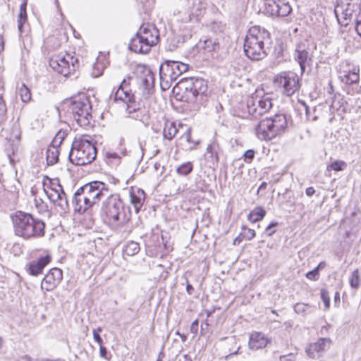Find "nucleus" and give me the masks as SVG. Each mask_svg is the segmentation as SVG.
<instances>
[{
	"instance_id": "nucleus-1",
	"label": "nucleus",
	"mask_w": 361,
	"mask_h": 361,
	"mask_svg": "<svg viewBox=\"0 0 361 361\" xmlns=\"http://www.w3.org/2000/svg\"><path fill=\"white\" fill-rule=\"evenodd\" d=\"M16 235L28 240L43 237L45 233V223L32 214L21 211L11 216Z\"/></svg>"
},
{
	"instance_id": "nucleus-2",
	"label": "nucleus",
	"mask_w": 361,
	"mask_h": 361,
	"mask_svg": "<svg viewBox=\"0 0 361 361\" xmlns=\"http://www.w3.org/2000/svg\"><path fill=\"white\" fill-rule=\"evenodd\" d=\"M270 43L269 32L259 26L249 29L244 41V52L253 61H259L267 55V44Z\"/></svg>"
},
{
	"instance_id": "nucleus-3",
	"label": "nucleus",
	"mask_w": 361,
	"mask_h": 361,
	"mask_svg": "<svg viewBox=\"0 0 361 361\" xmlns=\"http://www.w3.org/2000/svg\"><path fill=\"white\" fill-rule=\"evenodd\" d=\"M97 149L90 137L75 138L69 153V159L75 165L82 166L91 163L96 158Z\"/></svg>"
},
{
	"instance_id": "nucleus-4",
	"label": "nucleus",
	"mask_w": 361,
	"mask_h": 361,
	"mask_svg": "<svg viewBox=\"0 0 361 361\" xmlns=\"http://www.w3.org/2000/svg\"><path fill=\"white\" fill-rule=\"evenodd\" d=\"M68 111L77 124L85 129L93 126L92 105L90 97L85 94H80L70 101Z\"/></svg>"
},
{
	"instance_id": "nucleus-5",
	"label": "nucleus",
	"mask_w": 361,
	"mask_h": 361,
	"mask_svg": "<svg viewBox=\"0 0 361 361\" xmlns=\"http://www.w3.org/2000/svg\"><path fill=\"white\" fill-rule=\"evenodd\" d=\"M287 128V118L283 114H275L259 121L255 128L256 136L261 140L269 141L281 135Z\"/></svg>"
},
{
	"instance_id": "nucleus-6",
	"label": "nucleus",
	"mask_w": 361,
	"mask_h": 361,
	"mask_svg": "<svg viewBox=\"0 0 361 361\" xmlns=\"http://www.w3.org/2000/svg\"><path fill=\"white\" fill-rule=\"evenodd\" d=\"M130 78H124L114 93V103L118 110L124 111L128 117L137 118L135 114L140 110V105L134 99L130 89Z\"/></svg>"
},
{
	"instance_id": "nucleus-7",
	"label": "nucleus",
	"mask_w": 361,
	"mask_h": 361,
	"mask_svg": "<svg viewBox=\"0 0 361 361\" xmlns=\"http://www.w3.org/2000/svg\"><path fill=\"white\" fill-rule=\"evenodd\" d=\"M179 87L184 90L185 97L188 102L195 103L202 99L207 91V82L202 78H185L178 82Z\"/></svg>"
},
{
	"instance_id": "nucleus-8",
	"label": "nucleus",
	"mask_w": 361,
	"mask_h": 361,
	"mask_svg": "<svg viewBox=\"0 0 361 361\" xmlns=\"http://www.w3.org/2000/svg\"><path fill=\"white\" fill-rule=\"evenodd\" d=\"M274 85L283 95L290 97L299 91L301 84L300 77L292 71H283L274 78Z\"/></svg>"
},
{
	"instance_id": "nucleus-9",
	"label": "nucleus",
	"mask_w": 361,
	"mask_h": 361,
	"mask_svg": "<svg viewBox=\"0 0 361 361\" xmlns=\"http://www.w3.org/2000/svg\"><path fill=\"white\" fill-rule=\"evenodd\" d=\"M338 23L342 26H347L350 23H355L357 17L361 14L360 6L352 2V0H341L334 9Z\"/></svg>"
},
{
	"instance_id": "nucleus-10",
	"label": "nucleus",
	"mask_w": 361,
	"mask_h": 361,
	"mask_svg": "<svg viewBox=\"0 0 361 361\" xmlns=\"http://www.w3.org/2000/svg\"><path fill=\"white\" fill-rule=\"evenodd\" d=\"M188 69L185 63L177 61L166 60L159 67V76L161 82L176 81V79Z\"/></svg>"
},
{
	"instance_id": "nucleus-11",
	"label": "nucleus",
	"mask_w": 361,
	"mask_h": 361,
	"mask_svg": "<svg viewBox=\"0 0 361 361\" xmlns=\"http://www.w3.org/2000/svg\"><path fill=\"white\" fill-rule=\"evenodd\" d=\"M50 67L57 73L66 76L79 67L78 59L71 54L55 56L49 60Z\"/></svg>"
},
{
	"instance_id": "nucleus-12",
	"label": "nucleus",
	"mask_w": 361,
	"mask_h": 361,
	"mask_svg": "<svg viewBox=\"0 0 361 361\" xmlns=\"http://www.w3.org/2000/svg\"><path fill=\"white\" fill-rule=\"evenodd\" d=\"M134 73L140 87L142 89L143 97L147 98L154 88V75L149 66L142 64L136 66Z\"/></svg>"
},
{
	"instance_id": "nucleus-13",
	"label": "nucleus",
	"mask_w": 361,
	"mask_h": 361,
	"mask_svg": "<svg viewBox=\"0 0 361 361\" xmlns=\"http://www.w3.org/2000/svg\"><path fill=\"white\" fill-rule=\"evenodd\" d=\"M259 103L260 113L262 115L268 112L272 107V102L268 94H264L262 91L257 90L247 100L245 109L247 114H256V104Z\"/></svg>"
},
{
	"instance_id": "nucleus-14",
	"label": "nucleus",
	"mask_w": 361,
	"mask_h": 361,
	"mask_svg": "<svg viewBox=\"0 0 361 361\" xmlns=\"http://www.w3.org/2000/svg\"><path fill=\"white\" fill-rule=\"evenodd\" d=\"M44 191L49 200L62 212H65L68 209L66 193L60 184L51 183L50 185H44Z\"/></svg>"
},
{
	"instance_id": "nucleus-15",
	"label": "nucleus",
	"mask_w": 361,
	"mask_h": 361,
	"mask_svg": "<svg viewBox=\"0 0 361 361\" xmlns=\"http://www.w3.org/2000/svg\"><path fill=\"white\" fill-rule=\"evenodd\" d=\"M264 13L271 17H286L292 11L287 0H264Z\"/></svg>"
},
{
	"instance_id": "nucleus-16",
	"label": "nucleus",
	"mask_w": 361,
	"mask_h": 361,
	"mask_svg": "<svg viewBox=\"0 0 361 361\" xmlns=\"http://www.w3.org/2000/svg\"><path fill=\"white\" fill-rule=\"evenodd\" d=\"M331 344L332 341L329 338H321L308 345L305 352L310 358L318 359L331 348Z\"/></svg>"
},
{
	"instance_id": "nucleus-17",
	"label": "nucleus",
	"mask_w": 361,
	"mask_h": 361,
	"mask_svg": "<svg viewBox=\"0 0 361 361\" xmlns=\"http://www.w3.org/2000/svg\"><path fill=\"white\" fill-rule=\"evenodd\" d=\"M339 78L345 84L356 83L359 80V68L350 65L349 63H343L340 66Z\"/></svg>"
},
{
	"instance_id": "nucleus-18",
	"label": "nucleus",
	"mask_w": 361,
	"mask_h": 361,
	"mask_svg": "<svg viewBox=\"0 0 361 361\" xmlns=\"http://www.w3.org/2000/svg\"><path fill=\"white\" fill-rule=\"evenodd\" d=\"M62 278V271L59 268H52L43 278L41 288L46 291H51L58 286Z\"/></svg>"
},
{
	"instance_id": "nucleus-19",
	"label": "nucleus",
	"mask_w": 361,
	"mask_h": 361,
	"mask_svg": "<svg viewBox=\"0 0 361 361\" xmlns=\"http://www.w3.org/2000/svg\"><path fill=\"white\" fill-rule=\"evenodd\" d=\"M144 39H147L152 48L156 45L159 39V32L156 27L150 23L142 24L137 32Z\"/></svg>"
},
{
	"instance_id": "nucleus-20",
	"label": "nucleus",
	"mask_w": 361,
	"mask_h": 361,
	"mask_svg": "<svg viewBox=\"0 0 361 361\" xmlns=\"http://www.w3.org/2000/svg\"><path fill=\"white\" fill-rule=\"evenodd\" d=\"M129 49L135 53L147 54L150 51L151 47L147 39H144L137 32L130 41Z\"/></svg>"
},
{
	"instance_id": "nucleus-21",
	"label": "nucleus",
	"mask_w": 361,
	"mask_h": 361,
	"mask_svg": "<svg viewBox=\"0 0 361 361\" xmlns=\"http://www.w3.org/2000/svg\"><path fill=\"white\" fill-rule=\"evenodd\" d=\"M51 256L47 254L31 261L27 266L28 273L35 276L40 274L44 268L51 262Z\"/></svg>"
},
{
	"instance_id": "nucleus-22",
	"label": "nucleus",
	"mask_w": 361,
	"mask_h": 361,
	"mask_svg": "<svg viewBox=\"0 0 361 361\" xmlns=\"http://www.w3.org/2000/svg\"><path fill=\"white\" fill-rule=\"evenodd\" d=\"M113 194H109L106 197V200L103 201L101 207V217L102 221L110 227L113 224V202H112Z\"/></svg>"
},
{
	"instance_id": "nucleus-23",
	"label": "nucleus",
	"mask_w": 361,
	"mask_h": 361,
	"mask_svg": "<svg viewBox=\"0 0 361 361\" xmlns=\"http://www.w3.org/2000/svg\"><path fill=\"white\" fill-rule=\"evenodd\" d=\"M73 202L75 203V210L80 213L86 212L95 204L78 190L74 194Z\"/></svg>"
},
{
	"instance_id": "nucleus-24",
	"label": "nucleus",
	"mask_w": 361,
	"mask_h": 361,
	"mask_svg": "<svg viewBox=\"0 0 361 361\" xmlns=\"http://www.w3.org/2000/svg\"><path fill=\"white\" fill-rule=\"evenodd\" d=\"M295 59L300 65L301 74L305 71L306 64L311 61V56L302 44H298L295 51Z\"/></svg>"
},
{
	"instance_id": "nucleus-25",
	"label": "nucleus",
	"mask_w": 361,
	"mask_h": 361,
	"mask_svg": "<svg viewBox=\"0 0 361 361\" xmlns=\"http://www.w3.org/2000/svg\"><path fill=\"white\" fill-rule=\"evenodd\" d=\"M127 192L130 198V202L133 205L136 213H138L145 200V192L142 189L128 190Z\"/></svg>"
},
{
	"instance_id": "nucleus-26",
	"label": "nucleus",
	"mask_w": 361,
	"mask_h": 361,
	"mask_svg": "<svg viewBox=\"0 0 361 361\" xmlns=\"http://www.w3.org/2000/svg\"><path fill=\"white\" fill-rule=\"evenodd\" d=\"M269 343L268 338L261 332H253L250 336L249 348L251 350L262 349Z\"/></svg>"
},
{
	"instance_id": "nucleus-27",
	"label": "nucleus",
	"mask_w": 361,
	"mask_h": 361,
	"mask_svg": "<svg viewBox=\"0 0 361 361\" xmlns=\"http://www.w3.org/2000/svg\"><path fill=\"white\" fill-rule=\"evenodd\" d=\"M95 188L96 186H94L92 183H90L80 187L78 190L96 203L99 200H100L99 196V193L100 192L97 191Z\"/></svg>"
},
{
	"instance_id": "nucleus-28",
	"label": "nucleus",
	"mask_w": 361,
	"mask_h": 361,
	"mask_svg": "<svg viewBox=\"0 0 361 361\" xmlns=\"http://www.w3.org/2000/svg\"><path fill=\"white\" fill-rule=\"evenodd\" d=\"M108 64H109V61L106 59V55L100 53L93 65L92 76L97 78L101 75Z\"/></svg>"
},
{
	"instance_id": "nucleus-29",
	"label": "nucleus",
	"mask_w": 361,
	"mask_h": 361,
	"mask_svg": "<svg viewBox=\"0 0 361 361\" xmlns=\"http://www.w3.org/2000/svg\"><path fill=\"white\" fill-rule=\"evenodd\" d=\"M248 0H223V6L232 13L243 11Z\"/></svg>"
},
{
	"instance_id": "nucleus-30",
	"label": "nucleus",
	"mask_w": 361,
	"mask_h": 361,
	"mask_svg": "<svg viewBox=\"0 0 361 361\" xmlns=\"http://www.w3.org/2000/svg\"><path fill=\"white\" fill-rule=\"evenodd\" d=\"M219 146L216 141L212 142L207 147V159L213 165L217 164L219 162Z\"/></svg>"
},
{
	"instance_id": "nucleus-31",
	"label": "nucleus",
	"mask_w": 361,
	"mask_h": 361,
	"mask_svg": "<svg viewBox=\"0 0 361 361\" xmlns=\"http://www.w3.org/2000/svg\"><path fill=\"white\" fill-rule=\"evenodd\" d=\"M59 147L50 145L47 149V161L48 165H54L59 160Z\"/></svg>"
},
{
	"instance_id": "nucleus-32",
	"label": "nucleus",
	"mask_w": 361,
	"mask_h": 361,
	"mask_svg": "<svg viewBox=\"0 0 361 361\" xmlns=\"http://www.w3.org/2000/svg\"><path fill=\"white\" fill-rule=\"evenodd\" d=\"M178 133V128L176 126L175 123L167 121L164 124L163 130V135L164 138L171 140Z\"/></svg>"
},
{
	"instance_id": "nucleus-33",
	"label": "nucleus",
	"mask_w": 361,
	"mask_h": 361,
	"mask_svg": "<svg viewBox=\"0 0 361 361\" xmlns=\"http://www.w3.org/2000/svg\"><path fill=\"white\" fill-rule=\"evenodd\" d=\"M266 213L263 207H257L249 213L247 220L252 223H255L262 220L265 216Z\"/></svg>"
},
{
	"instance_id": "nucleus-34",
	"label": "nucleus",
	"mask_w": 361,
	"mask_h": 361,
	"mask_svg": "<svg viewBox=\"0 0 361 361\" xmlns=\"http://www.w3.org/2000/svg\"><path fill=\"white\" fill-rule=\"evenodd\" d=\"M92 183L94 186H96L95 188H97V190L100 192L99 193L100 199L103 197H107L108 195L112 194L110 192L111 183H109L110 185L106 184L105 183L100 181H94Z\"/></svg>"
},
{
	"instance_id": "nucleus-35",
	"label": "nucleus",
	"mask_w": 361,
	"mask_h": 361,
	"mask_svg": "<svg viewBox=\"0 0 361 361\" xmlns=\"http://www.w3.org/2000/svg\"><path fill=\"white\" fill-rule=\"evenodd\" d=\"M140 245L134 241L128 242L123 248V254L127 256H133L139 252Z\"/></svg>"
},
{
	"instance_id": "nucleus-36",
	"label": "nucleus",
	"mask_w": 361,
	"mask_h": 361,
	"mask_svg": "<svg viewBox=\"0 0 361 361\" xmlns=\"http://www.w3.org/2000/svg\"><path fill=\"white\" fill-rule=\"evenodd\" d=\"M18 94L23 102L27 103L31 99V92L30 89L24 84L18 88Z\"/></svg>"
},
{
	"instance_id": "nucleus-37",
	"label": "nucleus",
	"mask_w": 361,
	"mask_h": 361,
	"mask_svg": "<svg viewBox=\"0 0 361 361\" xmlns=\"http://www.w3.org/2000/svg\"><path fill=\"white\" fill-rule=\"evenodd\" d=\"M350 286L352 288L357 289L360 286V276L359 270H354L349 278Z\"/></svg>"
},
{
	"instance_id": "nucleus-38",
	"label": "nucleus",
	"mask_w": 361,
	"mask_h": 361,
	"mask_svg": "<svg viewBox=\"0 0 361 361\" xmlns=\"http://www.w3.org/2000/svg\"><path fill=\"white\" fill-rule=\"evenodd\" d=\"M193 164L190 161L182 164L176 169V172L181 176H187L192 172Z\"/></svg>"
},
{
	"instance_id": "nucleus-39",
	"label": "nucleus",
	"mask_w": 361,
	"mask_h": 361,
	"mask_svg": "<svg viewBox=\"0 0 361 361\" xmlns=\"http://www.w3.org/2000/svg\"><path fill=\"white\" fill-rule=\"evenodd\" d=\"M66 136H67L66 130H59L58 131V133L56 134L54 139L52 140L51 145H54L55 147H59Z\"/></svg>"
},
{
	"instance_id": "nucleus-40",
	"label": "nucleus",
	"mask_w": 361,
	"mask_h": 361,
	"mask_svg": "<svg viewBox=\"0 0 361 361\" xmlns=\"http://www.w3.org/2000/svg\"><path fill=\"white\" fill-rule=\"evenodd\" d=\"M34 201L39 213L44 214L49 212L47 204L41 198L35 197Z\"/></svg>"
},
{
	"instance_id": "nucleus-41",
	"label": "nucleus",
	"mask_w": 361,
	"mask_h": 361,
	"mask_svg": "<svg viewBox=\"0 0 361 361\" xmlns=\"http://www.w3.org/2000/svg\"><path fill=\"white\" fill-rule=\"evenodd\" d=\"M347 167V164L344 161H335L328 166L327 169H331L335 171L344 170Z\"/></svg>"
},
{
	"instance_id": "nucleus-42",
	"label": "nucleus",
	"mask_w": 361,
	"mask_h": 361,
	"mask_svg": "<svg viewBox=\"0 0 361 361\" xmlns=\"http://www.w3.org/2000/svg\"><path fill=\"white\" fill-rule=\"evenodd\" d=\"M310 305L302 302H298L294 305V311L297 314H305L310 309Z\"/></svg>"
},
{
	"instance_id": "nucleus-43",
	"label": "nucleus",
	"mask_w": 361,
	"mask_h": 361,
	"mask_svg": "<svg viewBox=\"0 0 361 361\" xmlns=\"http://www.w3.org/2000/svg\"><path fill=\"white\" fill-rule=\"evenodd\" d=\"M243 231L240 233L242 235L243 238L250 240L255 237V231L253 229L248 228L245 226L243 227Z\"/></svg>"
},
{
	"instance_id": "nucleus-44",
	"label": "nucleus",
	"mask_w": 361,
	"mask_h": 361,
	"mask_svg": "<svg viewBox=\"0 0 361 361\" xmlns=\"http://www.w3.org/2000/svg\"><path fill=\"white\" fill-rule=\"evenodd\" d=\"M321 298L324 302L325 309H329L330 306V297L326 289L322 288L320 291Z\"/></svg>"
},
{
	"instance_id": "nucleus-45",
	"label": "nucleus",
	"mask_w": 361,
	"mask_h": 361,
	"mask_svg": "<svg viewBox=\"0 0 361 361\" xmlns=\"http://www.w3.org/2000/svg\"><path fill=\"white\" fill-rule=\"evenodd\" d=\"M27 0H23L22 4L20 6V13L18 14L19 18H27V12H26V7H27Z\"/></svg>"
},
{
	"instance_id": "nucleus-46",
	"label": "nucleus",
	"mask_w": 361,
	"mask_h": 361,
	"mask_svg": "<svg viewBox=\"0 0 361 361\" xmlns=\"http://www.w3.org/2000/svg\"><path fill=\"white\" fill-rule=\"evenodd\" d=\"M6 113V106L4 101L1 97H0V123L4 120Z\"/></svg>"
},
{
	"instance_id": "nucleus-47",
	"label": "nucleus",
	"mask_w": 361,
	"mask_h": 361,
	"mask_svg": "<svg viewBox=\"0 0 361 361\" xmlns=\"http://www.w3.org/2000/svg\"><path fill=\"white\" fill-rule=\"evenodd\" d=\"M212 29L215 32H221L225 29V25L221 22H214Z\"/></svg>"
},
{
	"instance_id": "nucleus-48",
	"label": "nucleus",
	"mask_w": 361,
	"mask_h": 361,
	"mask_svg": "<svg viewBox=\"0 0 361 361\" xmlns=\"http://www.w3.org/2000/svg\"><path fill=\"white\" fill-rule=\"evenodd\" d=\"M255 152L252 149H247L244 153L245 161L250 163L255 157Z\"/></svg>"
},
{
	"instance_id": "nucleus-49",
	"label": "nucleus",
	"mask_w": 361,
	"mask_h": 361,
	"mask_svg": "<svg viewBox=\"0 0 361 361\" xmlns=\"http://www.w3.org/2000/svg\"><path fill=\"white\" fill-rule=\"evenodd\" d=\"M306 277L310 280L317 281L319 279V273L317 271V269H314L313 270L306 274Z\"/></svg>"
},
{
	"instance_id": "nucleus-50",
	"label": "nucleus",
	"mask_w": 361,
	"mask_h": 361,
	"mask_svg": "<svg viewBox=\"0 0 361 361\" xmlns=\"http://www.w3.org/2000/svg\"><path fill=\"white\" fill-rule=\"evenodd\" d=\"M302 106L305 111V116H306V119L307 121H315L317 120V116H313L312 118L310 116V109L309 108V106L305 104V102H302Z\"/></svg>"
},
{
	"instance_id": "nucleus-51",
	"label": "nucleus",
	"mask_w": 361,
	"mask_h": 361,
	"mask_svg": "<svg viewBox=\"0 0 361 361\" xmlns=\"http://www.w3.org/2000/svg\"><path fill=\"white\" fill-rule=\"evenodd\" d=\"M128 274L126 272H124L119 278V280L121 282L117 283V286L119 289H122L123 287V285L126 282L128 279Z\"/></svg>"
},
{
	"instance_id": "nucleus-52",
	"label": "nucleus",
	"mask_w": 361,
	"mask_h": 361,
	"mask_svg": "<svg viewBox=\"0 0 361 361\" xmlns=\"http://www.w3.org/2000/svg\"><path fill=\"white\" fill-rule=\"evenodd\" d=\"M101 331L100 328L93 329V337L94 341L99 345L102 343V338H101L99 332Z\"/></svg>"
},
{
	"instance_id": "nucleus-53",
	"label": "nucleus",
	"mask_w": 361,
	"mask_h": 361,
	"mask_svg": "<svg viewBox=\"0 0 361 361\" xmlns=\"http://www.w3.org/2000/svg\"><path fill=\"white\" fill-rule=\"evenodd\" d=\"M277 222H271L266 228V233L268 236L272 235L275 233V230H271L272 227L276 226Z\"/></svg>"
},
{
	"instance_id": "nucleus-54",
	"label": "nucleus",
	"mask_w": 361,
	"mask_h": 361,
	"mask_svg": "<svg viewBox=\"0 0 361 361\" xmlns=\"http://www.w3.org/2000/svg\"><path fill=\"white\" fill-rule=\"evenodd\" d=\"M26 22H27V18L21 19V18H18V30L20 31V32H23L24 31L23 27Z\"/></svg>"
},
{
	"instance_id": "nucleus-55",
	"label": "nucleus",
	"mask_w": 361,
	"mask_h": 361,
	"mask_svg": "<svg viewBox=\"0 0 361 361\" xmlns=\"http://www.w3.org/2000/svg\"><path fill=\"white\" fill-rule=\"evenodd\" d=\"M288 358L286 355H281L279 357L280 361H294L295 360V356L293 354L288 355Z\"/></svg>"
},
{
	"instance_id": "nucleus-56",
	"label": "nucleus",
	"mask_w": 361,
	"mask_h": 361,
	"mask_svg": "<svg viewBox=\"0 0 361 361\" xmlns=\"http://www.w3.org/2000/svg\"><path fill=\"white\" fill-rule=\"evenodd\" d=\"M259 103L256 104V114H247L249 116H252L253 118H257L258 116H262V113H260Z\"/></svg>"
},
{
	"instance_id": "nucleus-57",
	"label": "nucleus",
	"mask_w": 361,
	"mask_h": 361,
	"mask_svg": "<svg viewBox=\"0 0 361 361\" xmlns=\"http://www.w3.org/2000/svg\"><path fill=\"white\" fill-rule=\"evenodd\" d=\"M315 192V190L313 187H309L306 189L305 193L308 197L312 196Z\"/></svg>"
},
{
	"instance_id": "nucleus-58",
	"label": "nucleus",
	"mask_w": 361,
	"mask_h": 361,
	"mask_svg": "<svg viewBox=\"0 0 361 361\" xmlns=\"http://www.w3.org/2000/svg\"><path fill=\"white\" fill-rule=\"evenodd\" d=\"M326 264L325 262H321L314 269H317V271L319 272V270L324 269L326 267Z\"/></svg>"
},
{
	"instance_id": "nucleus-59",
	"label": "nucleus",
	"mask_w": 361,
	"mask_h": 361,
	"mask_svg": "<svg viewBox=\"0 0 361 361\" xmlns=\"http://www.w3.org/2000/svg\"><path fill=\"white\" fill-rule=\"evenodd\" d=\"M186 290L189 295H192V292L194 290V288L192 287V285H190V283H188V284L186 286Z\"/></svg>"
},
{
	"instance_id": "nucleus-60",
	"label": "nucleus",
	"mask_w": 361,
	"mask_h": 361,
	"mask_svg": "<svg viewBox=\"0 0 361 361\" xmlns=\"http://www.w3.org/2000/svg\"><path fill=\"white\" fill-rule=\"evenodd\" d=\"M100 345V355L105 357L106 355V349L101 345Z\"/></svg>"
},
{
	"instance_id": "nucleus-61",
	"label": "nucleus",
	"mask_w": 361,
	"mask_h": 361,
	"mask_svg": "<svg viewBox=\"0 0 361 361\" xmlns=\"http://www.w3.org/2000/svg\"><path fill=\"white\" fill-rule=\"evenodd\" d=\"M334 302L335 305H338L340 303V293L338 292H336L335 293Z\"/></svg>"
},
{
	"instance_id": "nucleus-62",
	"label": "nucleus",
	"mask_w": 361,
	"mask_h": 361,
	"mask_svg": "<svg viewBox=\"0 0 361 361\" xmlns=\"http://www.w3.org/2000/svg\"><path fill=\"white\" fill-rule=\"evenodd\" d=\"M185 138H186V140L188 142H191V132H190V129H188L187 130V132L185 133Z\"/></svg>"
},
{
	"instance_id": "nucleus-63",
	"label": "nucleus",
	"mask_w": 361,
	"mask_h": 361,
	"mask_svg": "<svg viewBox=\"0 0 361 361\" xmlns=\"http://www.w3.org/2000/svg\"><path fill=\"white\" fill-rule=\"evenodd\" d=\"M243 237L242 235H239L238 237H236L233 240V245L239 244L242 241Z\"/></svg>"
},
{
	"instance_id": "nucleus-64",
	"label": "nucleus",
	"mask_w": 361,
	"mask_h": 361,
	"mask_svg": "<svg viewBox=\"0 0 361 361\" xmlns=\"http://www.w3.org/2000/svg\"><path fill=\"white\" fill-rule=\"evenodd\" d=\"M329 326H323L322 328H321V330H320V333L322 334H324L325 333H326L328 331H329Z\"/></svg>"
}]
</instances>
